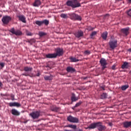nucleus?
I'll use <instances>...</instances> for the list:
<instances>
[{
  "label": "nucleus",
  "mask_w": 131,
  "mask_h": 131,
  "mask_svg": "<svg viewBox=\"0 0 131 131\" xmlns=\"http://www.w3.org/2000/svg\"><path fill=\"white\" fill-rule=\"evenodd\" d=\"M117 1H122V0H117Z\"/></svg>",
  "instance_id": "nucleus-48"
},
{
  "label": "nucleus",
  "mask_w": 131,
  "mask_h": 131,
  "mask_svg": "<svg viewBox=\"0 0 131 131\" xmlns=\"http://www.w3.org/2000/svg\"><path fill=\"white\" fill-rule=\"evenodd\" d=\"M72 102H76L78 100V97H76L74 93H72V97H71Z\"/></svg>",
  "instance_id": "nucleus-20"
},
{
  "label": "nucleus",
  "mask_w": 131,
  "mask_h": 131,
  "mask_svg": "<svg viewBox=\"0 0 131 131\" xmlns=\"http://www.w3.org/2000/svg\"><path fill=\"white\" fill-rule=\"evenodd\" d=\"M11 114L12 115H15V116H19L20 115V113L15 109H12L11 110Z\"/></svg>",
  "instance_id": "nucleus-19"
},
{
  "label": "nucleus",
  "mask_w": 131,
  "mask_h": 131,
  "mask_svg": "<svg viewBox=\"0 0 131 131\" xmlns=\"http://www.w3.org/2000/svg\"><path fill=\"white\" fill-rule=\"evenodd\" d=\"M0 66L2 67V68H4V67H5V63L1 62Z\"/></svg>",
  "instance_id": "nucleus-37"
},
{
  "label": "nucleus",
  "mask_w": 131,
  "mask_h": 131,
  "mask_svg": "<svg viewBox=\"0 0 131 131\" xmlns=\"http://www.w3.org/2000/svg\"><path fill=\"white\" fill-rule=\"evenodd\" d=\"M11 20H12V17L7 15L3 16L2 19V21L4 25H8Z\"/></svg>",
  "instance_id": "nucleus-6"
},
{
  "label": "nucleus",
  "mask_w": 131,
  "mask_h": 131,
  "mask_svg": "<svg viewBox=\"0 0 131 131\" xmlns=\"http://www.w3.org/2000/svg\"><path fill=\"white\" fill-rule=\"evenodd\" d=\"M128 62L125 61L123 62V64L121 66L122 69H127L128 68Z\"/></svg>",
  "instance_id": "nucleus-22"
},
{
  "label": "nucleus",
  "mask_w": 131,
  "mask_h": 131,
  "mask_svg": "<svg viewBox=\"0 0 131 131\" xmlns=\"http://www.w3.org/2000/svg\"><path fill=\"white\" fill-rule=\"evenodd\" d=\"M10 97L11 98L12 101H14V100H15V95L14 94H10Z\"/></svg>",
  "instance_id": "nucleus-35"
},
{
  "label": "nucleus",
  "mask_w": 131,
  "mask_h": 131,
  "mask_svg": "<svg viewBox=\"0 0 131 131\" xmlns=\"http://www.w3.org/2000/svg\"><path fill=\"white\" fill-rule=\"evenodd\" d=\"M129 51L130 52H131V50H130V49H129Z\"/></svg>",
  "instance_id": "nucleus-46"
},
{
  "label": "nucleus",
  "mask_w": 131,
  "mask_h": 131,
  "mask_svg": "<svg viewBox=\"0 0 131 131\" xmlns=\"http://www.w3.org/2000/svg\"><path fill=\"white\" fill-rule=\"evenodd\" d=\"M67 127H70L71 128H73L74 129H76V125L70 124L67 126Z\"/></svg>",
  "instance_id": "nucleus-30"
},
{
  "label": "nucleus",
  "mask_w": 131,
  "mask_h": 131,
  "mask_svg": "<svg viewBox=\"0 0 131 131\" xmlns=\"http://www.w3.org/2000/svg\"><path fill=\"white\" fill-rule=\"evenodd\" d=\"M61 18H63V19H67L68 18V16H67V14L62 13L60 15Z\"/></svg>",
  "instance_id": "nucleus-28"
},
{
  "label": "nucleus",
  "mask_w": 131,
  "mask_h": 131,
  "mask_svg": "<svg viewBox=\"0 0 131 131\" xmlns=\"http://www.w3.org/2000/svg\"><path fill=\"white\" fill-rule=\"evenodd\" d=\"M123 126L124 128H130L131 121H125L123 122Z\"/></svg>",
  "instance_id": "nucleus-15"
},
{
  "label": "nucleus",
  "mask_w": 131,
  "mask_h": 131,
  "mask_svg": "<svg viewBox=\"0 0 131 131\" xmlns=\"http://www.w3.org/2000/svg\"><path fill=\"white\" fill-rule=\"evenodd\" d=\"M18 18L20 21H21L23 23H26V17L23 15H18Z\"/></svg>",
  "instance_id": "nucleus-18"
},
{
  "label": "nucleus",
  "mask_w": 131,
  "mask_h": 131,
  "mask_svg": "<svg viewBox=\"0 0 131 131\" xmlns=\"http://www.w3.org/2000/svg\"><path fill=\"white\" fill-rule=\"evenodd\" d=\"M35 24L38 25V26H41L42 24H45L46 26H48L50 24V21L48 19H45L43 20H36L35 21Z\"/></svg>",
  "instance_id": "nucleus-7"
},
{
  "label": "nucleus",
  "mask_w": 131,
  "mask_h": 131,
  "mask_svg": "<svg viewBox=\"0 0 131 131\" xmlns=\"http://www.w3.org/2000/svg\"><path fill=\"white\" fill-rule=\"evenodd\" d=\"M9 32L12 33V34H15L16 36H20L22 34V32L19 30H15V28H12L9 30Z\"/></svg>",
  "instance_id": "nucleus-10"
},
{
  "label": "nucleus",
  "mask_w": 131,
  "mask_h": 131,
  "mask_svg": "<svg viewBox=\"0 0 131 131\" xmlns=\"http://www.w3.org/2000/svg\"><path fill=\"white\" fill-rule=\"evenodd\" d=\"M38 34L40 37H42V36H45V35H47V33H46L43 32H39Z\"/></svg>",
  "instance_id": "nucleus-29"
},
{
  "label": "nucleus",
  "mask_w": 131,
  "mask_h": 131,
  "mask_svg": "<svg viewBox=\"0 0 131 131\" xmlns=\"http://www.w3.org/2000/svg\"><path fill=\"white\" fill-rule=\"evenodd\" d=\"M33 69L32 68V67H25L24 68V71H25V72L27 73L22 74L21 75H23L24 76H30V74L28 72H31Z\"/></svg>",
  "instance_id": "nucleus-8"
},
{
  "label": "nucleus",
  "mask_w": 131,
  "mask_h": 131,
  "mask_svg": "<svg viewBox=\"0 0 131 131\" xmlns=\"http://www.w3.org/2000/svg\"><path fill=\"white\" fill-rule=\"evenodd\" d=\"M68 15L72 20H78V21H81V17L75 13H70Z\"/></svg>",
  "instance_id": "nucleus-4"
},
{
  "label": "nucleus",
  "mask_w": 131,
  "mask_h": 131,
  "mask_svg": "<svg viewBox=\"0 0 131 131\" xmlns=\"http://www.w3.org/2000/svg\"><path fill=\"white\" fill-rule=\"evenodd\" d=\"M27 35H28V36H32V35H33V34H32L30 32H27Z\"/></svg>",
  "instance_id": "nucleus-36"
},
{
  "label": "nucleus",
  "mask_w": 131,
  "mask_h": 131,
  "mask_svg": "<svg viewBox=\"0 0 131 131\" xmlns=\"http://www.w3.org/2000/svg\"><path fill=\"white\" fill-rule=\"evenodd\" d=\"M8 104L10 107H21V104L18 102H10Z\"/></svg>",
  "instance_id": "nucleus-16"
},
{
  "label": "nucleus",
  "mask_w": 131,
  "mask_h": 131,
  "mask_svg": "<svg viewBox=\"0 0 131 131\" xmlns=\"http://www.w3.org/2000/svg\"><path fill=\"white\" fill-rule=\"evenodd\" d=\"M97 128L98 129V130L102 131V130H105L106 129V126L105 125H103L102 124V122H98L96 123H93L90 124V125L88 127V128L90 129H94V128Z\"/></svg>",
  "instance_id": "nucleus-2"
},
{
  "label": "nucleus",
  "mask_w": 131,
  "mask_h": 131,
  "mask_svg": "<svg viewBox=\"0 0 131 131\" xmlns=\"http://www.w3.org/2000/svg\"><path fill=\"white\" fill-rule=\"evenodd\" d=\"M82 103V102L81 101H79L78 102H77L76 105L74 106V108H76L77 107H79V106L80 105H81V104Z\"/></svg>",
  "instance_id": "nucleus-31"
},
{
  "label": "nucleus",
  "mask_w": 131,
  "mask_h": 131,
  "mask_svg": "<svg viewBox=\"0 0 131 131\" xmlns=\"http://www.w3.org/2000/svg\"><path fill=\"white\" fill-rule=\"evenodd\" d=\"M109 125L110 126H112V123H109Z\"/></svg>",
  "instance_id": "nucleus-42"
},
{
  "label": "nucleus",
  "mask_w": 131,
  "mask_h": 131,
  "mask_svg": "<svg viewBox=\"0 0 131 131\" xmlns=\"http://www.w3.org/2000/svg\"><path fill=\"white\" fill-rule=\"evenodd\" d=\"M90 30H94V28H92Z\"/></svg>",
  "instance_id": "nucleus-44"
},
{
  "label": "nucleus",
  "mask_w": 131,
  "mask_h": 131,
  "mask_svg": "<svg viewBox=\"0 0 131 131\" xmlns=\"http://www.w3.org/2000/svg\"><path fill=\"white\" fill-rule=\"evenodd\" d=\"M53 77H54V76L52 75H50V76H45L44 79L45 80H52Z\"/></svg>",
  "instance_id": "nucleus-23"
},
{
  "label": "nucleus",
  "mask_w": 131,
  "mask_h": 131,
  "mask_svg": "<svg viewBox=\"0 0 131 131\" xmlns=\"http://www.w3.org/2000/svg\"><path fill=\"white\" fill-rule=\"evenodd\" d=\"M40 76V73L39 71H37V73L36 74V76Z\"/></svg>",
  "instance_id": "nucleus-38"
},
{
  "label": "nucleus",
  "mask_w": 131,
  "mask_h": 131,
  "mask_svg": "<svg viewBox=\"0 0 131 131\" xmlns=\"http://www.w3.org/2000/svg\"><path fill=\"white\" fill-rule=\"evenodd\" d=\"M1 17H2V15L0 14V18H1Z\"/></svg>",
  "instance_id": "nucleus-47"
},
{
  "label": "nucleus",
  "mask_w": 131,
  "mask_h": 131,
  "mask_svg": "<svg viewBox=\"0 0 131 131\" xmlns=\"http://www.w3.org/2000/svg\"><path fill=\"white\" fill-rule=\"evenodd\" d=\"M91 54V51L89 50H86L84 52V55H90Z\"/></svg>",
  "instance_id": "nucleus-34"
},
{
  "label": "nucleus",
  "mask_w": 131,
  "mask_h": 131,
  "mask_svg": "<svg viewBox=\"0 0 131 131\" xmlns=\"http://www.w3.org/2000/svg\"><path fill=\"white\" fill-rule=\"evenodd\" d=\"M28 42H29V43H31V45H32L33 42H35V39H30L28 40Z\"/></svg>",
  "instance_id": "nucleus-33"
},
{
  "label": "nucleus",
  "mask_w": 131,
  "mask_h": 131,
  "mask_svg": "<svg viewBox=\"0 0 131 131\" xmlns=\"http://www.w3.org/2000/svg\"><path fill=\"white\" fill-rule=\"evenodd\" d=\"M66 70L69 73H73L75 72V71H76V70H75V69L70 66L68 67L66 69Z\"/></svg>",
  "instance_id": "nucleus-17"
},
{
  "label": "nucleus",
  "mask_w": 131,
  "mask_h": 131,
  "mask_svg": "<svg viewBox=\"0 0 131 131\" xmlns=\"http://www.w3.org/2000/svg\"><path fill=\"white\" fill-rule=\"evenodd\" d=\"M3 86V83H2V82H0V86Z\"/></svg>",
  "instance_id": "nucleus-40"
},
{
  "label": "nucleus",
  "mask_w": 131,
  "mask_h": 131,
  "mask_svg": "<svg viewBox=\"0 0 131 131\" xmlns=\"http://www.w3.org/2000/svg\"><path fill=\"white\" fill-rule=\"evenodd\" d=\"M128 85H124L121 86V90L122 91H125L127 89H128L129 88Z\"/></svg>",
  "instance_id": "nucleus-26"
},
{
  "label": "nucleus",
  "mask_w": 131,
  "mask_h": 131,
  "mask_svg": "<svg viewBox=\"0 0 131 131\" xmlns=\"http://www.w3.org/2000/svg\"><path fill=\"white\" fill-rule=\"evenodd\" d=\"M67 6L68 7H71L72 8H78V7H80V3L77 2V0H71L68 1L66 3Z\"/></svg>",
  "instance_id": "nucleus-3"
},
{
  "label": "nucleus",
  "mask_w": 131,
  "mask_h": 131,
  "mask_svg": "<svg viewBox=\"0 0 131 131\" xmlns=\"http://www.w3.org/2000/svg\"><path fill=\"white\" fill-rule=\"evenodd\" d=\"M56 53H49L46 55V57L49 59H52L54 58H57V57H60L62 56L64 54V50L62 49L58 48L55 49Z\"/></svg>",
  "instance_id": "nucleus-1"
},
{
  "label": "nucleus",
  "mask_w": 131,
  "mask_h": 131,
  "mask_svg": "<svg viewBox=\"0 0 131 131\" xmlns=\"http://www.w3.org/2000/svg\"><path fill=\"white\" fill-rule=\"evenodd\" d=\"M68 121L72 122L73 123H78L79 120L76 117H73L72 116H69L67 118Z\"/></svg>",
  "instance_id": "nucleus-9"
},
{
  "label": "nucleus",
  "mask_w": 131,
  "mask_h": 131,
  "mask_svg": "<svg viewBox=\"0 0 131 131\" xmlns=\"http://www.w3.org/2000/svg\"><path fill=\"white\" fill-rule=\"evenodd\" d=\"M24 123H27V121H24Z\"/></svg>",
  "instance_id": "nucleus-45"
},
{
  "label": "nucleus",
  "mask_w": 131,
  "mask_h": 131,
  "mask_svg": "<svg viewBox=\"0 0 131 131\" xmlns=\"http://www.w3.org/2000/svg\"><path fill=\"white\" fill-rule=\"evenodd\" d=\"M41 5V2H40V0H35V2L33 4L34 7H39Z\"/></svg>",
  "instance_id": "nucleus-21"
},
{
  "label": "nucleus",
  "mask_w": 131,
  "mask_h": 131,
  "mask_svg": "<svg viewBox=\"0 0 131 131\" xmlns=\"http://www.w3.org/2000/svg\"><path fill=\"white\" fill-rule=\"evenodd\" d=\"M30 116L33 118V119H37L40 116V111H37L33 112L30 114Z\"/></svg>",
  "instance_id": "nucleus-5"
},
{
  "label": "nucleus",
  "mask_w": 131,
  "mask_h": 131,
  "mask_svg": "<svg viewBox=\"0 0 131 131\" xmlns=\"http://www.w3.org/2000/svg\"><path fill=\"white\" fill-rule=\"evenodd\" d=\"M109 46L112 50H114L115 48H117V40L110 41Z\"/></svg>",
  "instance_id": "nucleus-12"
},
{
  "label": "nucleus",
  "mask_w": 131,
  "mask_h": 131,
  "mask_svg": "<svg viewBox=\"0 0 131 131\" xmlns=\"http://www.w3.org/2000/svg\"><path fill=\"white\" fill-rule=\"evenodd\" d=\"M101 99H106L107 98V94L106 93H103L101 96Z\"/></svg>",
  "instance_id": "nucleus-32"
},
{
  "label": "nucleus",
  "mask_w": 131,
  "mask_h": 131,
  "mask_svg": "<svg viewBox=\"0 0 131 131\" xmlns=\"http://www.w3.org/2000/svg\"><path fill=\"white\" fill-rule=\"evenodd\" d=\"M101 89H102L103 91H105V88H104L103 86H102V87H101Z\"/></svg>",
  "instance_id": "nucleus-41"
},
{
  "label": "nucleus",
  "mask_w": 131,
  "mask_h": 131,
  "mask_svg": "<svg viewBox=\"0 0 131 131\" xmlns=\"http://www.w3.org/2000/svg\"><path fill=\"white\" fill-rule=\"evenodd\" d=\"M70 60L71 62H78L79 60L78 59H76L75 57H70Z\"/></svg>",
  "instance_id": "nucleus-25"
},
{
  "label": "nucleus",
  "mask_w": 131,
  "mask_h": 131,
  "mask_svg": "<svg viewBox=\"0 0 131 131\" xmlns=\"http://www.w3.org/2000/svg\"><path fill=\"white\" fill-rule=\"evenodd\" d=\"M128 3H129V4H131V0H128Z\"/></svg>",
  "instance_id": "nucleus-43"
},
{
  "label": "nucleus",
  "mask_w": 131,
  "mask_h": 131,
  "mask_svg": "<svg viewBox=\"0 0 131 131\" xmlns=\"http://www.w3.org/2000/svg\"><path fill=\"white\" fill-rule=\"evenodd\" d=\"M72 109H74V108L73 107Z\"/></svg>",
  "instance_id": "nucleus-49"
},
{
  "label": "nucleus",
  "mask_w": 131,
  "mask_h": 131,
  "mask_svg": "<svg viewBox=\"0 0 131 131\" xmlns=\"http://www.w3.org/2000/svg\"><path fill=\"white\" fill-rule=\"evenodd\" d=\"M121 32L123 34H124V35H125V36H127V35L129 34V28L127 27L126 28L121 29Z\"/></svg>",
  "instance_id": "nucleus-13"
},
{
  "label": "nucleus",
  "mask_w": 131,
  "mask_h": 131,
  "mask_svg": "<svg viewBox=\"0 0 131 131\" xmlns=\"http://www.w3.org/2000/svg\"><path fill=\"white\" fill-rule=\"evenodd\" d=\"M107 36L108 33L107 32H103L101 35V37H102L103 39H104V40H106V39H107Z\"/></svg>",
  "instance_id": "nucleus-24"
},
{
  "label": "nucleus",
  "mask_w": 131,
  "mask_h": 131,
  "mask_svg": "<svg viewBox=\"0 0 131 131\" xmlns=\"http://www.w3.org/2000/svg\"><path fill=\"white\" fill-rule=\"evenodd\" d=\"M99 63L102 66V70H104L105 68H107V60L105 58H101Z\"/></svg>",
  "instance_id": "nucleus-11"
},
{
  "label": "nucleus",
  "mask_w": 131,
  "mask_h": 131,
  "mask_svg": "<svg viewBox=\"0 0 131 131\" xmlns=\"http://www.w3.org/2000/svg\"><path fill=\"white\" fill-rule=\"evenodd\" d=\"M97 31H94L91 34H90V37L91 38H94V36H95V35H97Z\"/></svg>",
  "instance_id": "nucleus-27"
},
{
  "label": "nucleus",
  "mask_w": 131,
  "mask_h": 131,
  "mask_svg": "<svg viewBox=\"0 0 131 131\" xmlns=\"http://www.w3.org/2000/svg\"><path fill=\"white\" fill-rule=\"evenodd\" d=\"M74 35L77 38H80L83 36V32L81 30H79L74 33Z\"/></svg>",
  "instance_id": "nucleus-14"
},
{
  "label": "nucleus",
  "mask_w": 131,
  "mask_h": 131,
  "mask_svg": "<svg viewBox=\"0 0 131 131\" xmlns=\"http://www.w3.org/2000/svg\"><path fill=\"white\" fill-rule=\"evenodd\" d=\"M112 69H113V70H115V66H113L112 67Z\"/></svg>",
  "instance_id": "nucleus-39"
}]
</instances>
